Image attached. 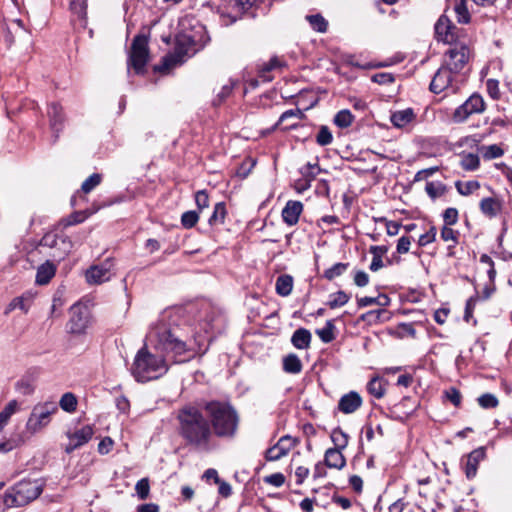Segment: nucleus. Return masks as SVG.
<instances>
[{"instance_id": "f257e3e1", "label": "nucleus", "mask_w": 512, "mask_h": 512, "mask_svg": "<svg viewBox=\"0 0 512 512\" xmlns=\"http://www.w3.org/2000/svg\"><path fill=\"white\" fill-rule=\"evenodd\" d=\"M202 410V405L186 404L180 407L176 412L177 431L187 445L207 451L212 439V429Z\"/></svg>"}, {"instance_id": "f03ea898", "label": "nucleus", "mask_w": 512, "mask_h": 512, "mask_svg": "<svg viewBox=\"0 0 512 512\" xmlns=\"http://www.w3.org/2000/svg\"><path fill=\"white\" fill-rule=\"evenodd\" d=\"M202 409L208 416L212 435L215 434L220 438H232L235 436L238 429L239 416L229 402L218 400L205 401L202 403Z\"/></svg>"}, {"instance_id": "7ed1b4c3", "label": "nucleus", "mask_w": 512, "mask_h": 512, "mask_svg": "<svg viewBox=\"0 0 512 512\" xmlns=\"http://www.w3.org/2000/svg\"><path fill=\"white\" fill-rule=\"evenodd\" d=\"M148 339L154 347L173 358L174 362H184L182 356L188 351L186 343L176 335V328L170 326L163 316L155 323L148 334Z\"/></svg>"}, {"instance_id": "20e7f679", "label": "nucleus", "mask_w": 512, "mask_h": 512, "mask_svg": "<svg viewBox=\"0 0 512 512\" xmlns=\"http://www.w3.org/2000/svg\"><path fill=\"white\" fill-rule=\"evenodd\" d=\"M131 370L137 381L147 382L163 375L167 366L163 356L153 355L144 347L136 354Z\"/></svg>"}, {"instance_id": "39448f33", "label": "nucleus", "mask_w": 512, "mask_h": 512, "mask_svg": "<svg viewBox=\"0 0 512 512\" xmlns=\"http://www.w3.org/2000/svg\"><path fill=\"white\" fill-rule=\"evenodd\" d=\"M41 492L42 485L37 480H22L5 493L3 502L8 508L25 506Z\"/></svg>"}, {"instance_id": "423d86ee", "label": "nucleus", "mask_w": 512, "mask_h": 512, "mask_svg": "<svg viewBox=\"0 0 512 512\" xmlns=\"http://www.w3.org/2000/svg\"><path fill=\"white\" fill-rule=\"evenodd\" d=\"M58 411L54 401H46L36 404L28 418L26 427L31 433H37L50 422V416Z\"/></svg>"}, {"instance_id": "0eeeda50", "label": "nucleus", "mask_w": 512, "mask_h": 512, "mask_svg": "<svg viewBox=\"0 0 512 512\" xmlns=\"http://www.w3.org/2000/svg\"><path fill=\"white\" fill-rule=\"evenodd\" d=\"M148 61V39L144 35H137L131 44L128 65L131 66L137 74H141L144 73Z\"/></svg>"}, {"instance_id": "6e6552de", "label": "nucleus", "mask_w": 512, "mask_h": 512, "mask_svg": "<svg viewBox=\"0 0 512 512\" xmlns=\"http://www.w3.org/2000/svg\"><path fill=\"white\" fill-rule=\"evenodd\" d=\"M484 109L485 102L482 96L473 94L462 105L455 109L453 120L457 123L464 122L470 115L481 113Z\"/></svg>"}, {"instance_id": "1a4fd4ad", "label": "nucleus", "mask_w": 512, "mask_h": 512, "mask_svg": "<svg viewBox=\"0 0 512 512\" xmlns=\"http://www.w3.org/2000/svg\"><path fill=\"white\" fill-rule=\"evenodd\" d=\"M70 319L68 322V330L72 334H82L89 326L90 312L87 307L74 304L70 309Z\"/></svg>"}, {"instance_id": "9d476101", "label": "nucleus", "mask_w": 512, "mask_h": 512, "mask_svg": "<svg viewBox=\"0 0 512 512\" xmlns=\"http://www.w3.org/2000/svg\"><path fill=\"white\" fill-rule=\"evenodd\" d=\"M445 56L446 59L444 66H446L454 73H459L467 64L470 57V51L469 48L465 45H456L450 48L446 52Z\"/></svg>"}, {"instance_id": "9b49d317", "label": "nucleus", "mask_w": 512, "mask_h": 512, "mask_svg": "<svg viewBox=\"0 0 512 512\" xmlns=\"http://www.w3.org/2000/svg\"><path fill=\"white\" fill-rule=\"evenodd\" d=\"M190 48L189 38H177L174 50L171 54L163 58L162 66L158 68L159 71H166L171 67L180 64L184 61L185 56L188 54Z\"/></svg>"}, {"instance_id": "f8f14e48", "label": "nucleus", "mask_w": 512, "mask_h": 512, "mask_svg": "<svg viewBox=\"0 0 512 512\" xmlns=\"http://www.w3.org/2000/svg\"><path fill=\"white\" fill-rule=\"evenodd\" d=\"M114 262L111 258H107L104 262L91 266L86 271V280L90 284H101L108 281L112 276Z\"/></svg>"}, {"instance_id": "ddd939ff", "label": "nucleus", "mask_w": 512, "mask_h": 512, "mask_svg": "<svg viewBox=\"0 0 512 512\" xmlns=\"http://www.w3.org/2000/svg\"><path fill=\"white\" fill-rule=\"evenodd\" d=\"M298 441L289 436H282L275 445L268 448L265 452V459L267 461H278L286 456L296 445Z\"/></svg>"}, {"instance_id": "4468645a", "label": "nucleus", "mask_w": 512, "mask_h": 512, "mask_svg": "<svg viewBox=\"0 0 512 512\" xmlns=\"http://www.w3.org/2000/svg\"><path fill=\"white\" fill-rule=\"evenodd\" d=\"M41 245L49 248H59L61 252L57 255L59 259H63L71 250L72 242L65 235L56 233H46L41 239Z\"/></svg>"}, {"instance_id": "2eb2a0df", "label": "nucleus", "mask_w": 512, "mask_h": 512, "mask_svg": "<svg viewBox=\"0 0 512 512\" xmlns=\"http://www.w3.org/2000/svg\"><path fill=\"white\" fill-rule=\"evenodd\" d=\"M454 72L448 69L446 66H441L438 71L435 73L432 81L430 83V91L439 94L446 89L452 88V74Z\"/></svg>"}, {"instance_id": "dca6fc26", "label": "nucleus", "mask_w": 512, "mask_h": 512, "mask_svg": "<svg viewBox=\"0 0 512 512\" xmlns=\"http://www.w3.org/2000/svg\"><path fill=\"white\" fill-rule=\"evenodd\" d=\"M455 30L456 27L446 15H442L435 24V34L438 40L448 44L456 40Z\"/></svg>"}, {"instance_id": "f3484780", "label": "nucleus", "mask_w": 512, "mask_h": 512, "mask_svg": "<svg viewBox=\"0 0 512 512\" xmlns=\"http://www.w3.org/2000/svg\"><path fill=\"white\" fill-rule=\"evenodd\" d=\"M93 436V429L90 425L83 426L74 433L69 434V442L65 447V452L70 454L77 448L86 444Z\"/></svg>"}, {"instance_id": "a211bd4d", "label": "nucleus", "mask_w": 512, "mask_h": 512, "mask_svg": "<svg viewBox=\"0 0 512 512\" xmlns=\"http://www.w3.org/2000/svg\"><path fill=\"white\" fill-rule=\"evenodd\" d=\"M485 456L486 452L484 447L476 448L467 455V460L464 465V472L467 479L471 480L476 476L479 463L484 460Z\"/></svg>"}, {"instance_id": "6ab92c4d", "label": "nucleus", "mask_w": 512, "mask_h": 512, "mask_svg": "<svg viewBox=\"0 0 512 512\" xmlns=\"http://www.w3.org/2000/svg\"><path fill=\"white\" fill-rule=\"evenodd\" d=\"M361 405V396L357 392L351 391L340 398L338 409L344 414H351L358 410Z\"/></svg>"}, {"instance_id": "aec40b11", "label": "nucleus", "mask_w": 512, "mask_h": 512, "mask_svg": "<svg viewBox=\"0 0 512 512\" xmlns=\"http://www.w3.org/2000/svg\"><path fill=\"white\" fill-rule=\"evenodd\" d=\"M302 211L303 204L300 201L290 200L282 210V219L287 225L294 226L298 223Z\"/></svg>"}, {"instance_id": "412c9836", "label": "nucleus", "mask_w": 512, "mask_h": 512, "mask_svg": "<svg viewBox=\"0 0 512 512\" xmlns=\"http://www.w3.org/2000/svg\"><path fill=\"white\" fill-rule=\"evenodd\" d=\"M324 462L328 468L341 470L346 465V459L340 449L329 448L324 455Z\"/></svg>"}, {"instance_id": "4be33fe9", "label": "nucleus", "mask_w": 512, "mask_h": 512, "mask_svg": "<svg viewBox=\"0 0 512 512\" xmlns=\"http://www.w3.org/2000/svg\"><path fill=\"white\" fill-rule=\"evenodd\" d=\"M312 335L306 328H298L291 337L292 345L300 350L308 349L311 344Z\"/></svg>"}, {"instance_id": "5701e85b", "label": "nucleus", "mask_w": 512, "mask_h": 512, "mask_svg": "<svg viewBox=\"0 0 512 512\" xmlns=\"http://www.w3.org/2000/svg\"><path fill=\"white\" fill-rule=\"evenodd\" d=\"M48 115L50 117L51 129L56 133V140L58 138V133L61 130L63 122L62 107L57 103H51L48 107Z\"/></svg>"}, {"instance_id": "b1692460", "label": "nucleus", "mask_w": 512, "mask_h": 512, "mask_svg": "<svg viewBox=\"0 0 512 512\" xmlns=\"http://www.w3.org/2000/svg\"><path fill=\"white\" fill-rule=\"evenodd\" d=\"M55 272L56 267L49 261L40 265L36 273V283L39 285L48 284L50 280L54 277Z\"/></svg>"}, {"instance_id": "393cba45", "label": "nucleus", "mask_w": 512, "mask_h": 512, "mask_svg": "<svg viewBox=\"0 0 512 512\" xmlns=\"http://www.w3.org/2000/svg\"><path fill=\"white\" fill-rule=\"evenodd\" d=\"M480 210L485 216L493 218L501 211V203L493 197L483 198L480 202Z\"/></svg>"}, {"instance_id": "a878e982", "label": "nucleus", "mask_w": 512, "mask_h": 512, "mask_svg": "<svg viewBox=\"0 0 512 512\" xmlns=\"http://www.w3.org/2000/svg\"><path fill=\"white\" fill-rule=\"evenodd\" d=\"M415 117L414 111L411 108L396 111L391 115V122L397 128H403L413 121Z\"/></svg>"}, {"instance_id": "bb28decb", "label": "nucleus", "mask_w": 512, "mask_h": 512, "mask_svg": "<svg viewBox=\"0 0 512 512\" xmlns=\"http://www.w3.org/2000/svg\"><path fill=\"white\" fill-rule=\"evenodd\" d=\"M293 277L289 274H282L276 279L275 290L276 293L282 297H287L291 294L293 289Z\"/></svg>"}, {"instance_id": "cd10ccee", "label": "nucleus", "mask_w": 512, "mask_h": 512, "mask_svg": "<svg viewBox=\"0 0 512 512\" xmlns=\"http://www.w3.org/2000/svg\"><path fill=\"white\" fill-rule=\"evenodd\" d=\"M302 368V362L296 354L290 353L283 358V370L286 373L298 374L302 371Z\"/></svg>"}, {"instance_id": "c85d7f7f", "label": "nucleus", "mask_w": 512, "mask_h": 512, "mask_svg": "<svg viewBox=\"0 0 512 512\" xmlns=\"http://www.w3.org/2000/svg\"><path fill=\"white\" fill-rule=\"evenodd\" d=\"M390 303V299L387 295L382 294L378 297H361L357 299V304L360 308L367 307L370 305H380V306H387Z\"/></svg>"}, {"instance_id": "c756f323", "label": "nucleus", "mask_w": 512, "mask_h": 512, "mask_svg": "<svg viewBox=\"0 0 512 512\" xmlns=\"http://www.w3.org/2000/svg\"><path fill=\"white\" fill-rule=\"evenodd\" d=\"M480 165V159L477 154L466 153L461 156L460 166L465 171H474L478 169Z\"/></svg>"}, {"instance_id": "7c9ffc66", "label": "nucleus", "mask_w": 512, "mask_h": 512, "mask_svg": "<svg viewBox=\"0 0 512 512\" xmlns=\"http://www.w3.org/2000/svg\"><path fill=\"white\" fill-rule=\"evenodd\" d=\"M459 232L452 229L450 226H443L440 232V237L443 241H451L453 244L448 246L449 255H453L452 249L458 243Z\"/></svg>"}, {"instance_id": "2f4dec72", "label": "nucleus", "mask_w": 512, "mask_h": 512, "mask_svg": "<svg viewBox=\"0 0 512 512\" xmlns=\"http://www.w3.org/2000/svg\"><path fill=\"white\" fill-rule=\"evenodd\" d=\"M468 0H459L454 7L457 21L462 24H467L470 21V13L467 5Z\"/></svg>"}, {"instance_id": "473e14b6", "label": "nucleus", "mask_w": 512, "mask_h": 512, "mask_svg": "<svg viewBox=\"0 0 512 512\" xmlns=\"http://www.w3.org/2000/svg\"><path fill=\"white\" fill-rule=\"evenodd\" d=\"M306 19L314 31L319 33L327 31L328 22L321 14L307 15Z\"/></svg>"}, {"instance_id": "72a5a7b5", "label": "nucleus", "mask_w": 512, "mask_h": 512, "mask_svg": "<svg viewBox=\"0 0 512 512\" xmlns=\"http://www.w3.org/2000/svg\"><path fill=\"white\" fill-rule=\"evenodd\" d=\"M226 216V207L223 202H218L214 206L212 215L209 217L208 222L211 226L223 224Z\"/></svg>"}, {"instance_id": "f704fd0d", "label": "nucleus", "mask_w": 512, "mask_h": 512, "mask_svg": "<svg viewBox=\"0 0 512 512\" xmlns=\"http://www.w3.org/2000/svg\"><path fill=\"white\" fill-rule=\"evenodd\" d=\"M367 390L375 398H382L385 394V387L382 379L379 377L372 378L367 384Z\"/></svg>"}, {"instance_id": "c9c22d12", "label": "nucleus", "mask_w": 512, "mask_h": 512, "mask_svg": "<svg viewBox=\"0 0 512 512\" xmlns=\"http://www.w3.org/2000/svg\"><path fill=\"white\" fill-rule=\"evenodd\" d=\"M59 406L65 412H68V413L75 412L76 408H77L76 396L71 392L64 393L62 395V397L60 398Z\"/></svg>"}, {"instance_id": "e433bc0d", "label": "nucleus", "mask_w": 512, "mask_h": 512, "mask_svg": "<svg viewBox=\"0 0 512 512\" xmlns=\"http://www.w3.org/2000/svg\"><path fill=\"white\" fill-rule=\"evenodd\" d=\"M348 435L339 427L332 430L331 440L335 444L334 449L343 450L348 445Z\"/></svg>"}, {"instance_id": "4c0bfd02", "label": "nucleus", "mask_w": 512, "mask_h": 512, "mask_svg": "<svg viewBox=\"0 0 512 512\" xmlns=\"http://www.w3.org/2000/svg\"><path fill=\"white\" fill-rule=\"evenodd\" d=\"M455 187L460 195L468 196L480 188V183L476 180L467 182L457 181Z\"/></svg>"}, {"instance_id": "58836bf2", "label": "nucleus", "mask_w": 512, "mask_h": 512, "mask_svg": "<svg viewBox=\"0 0 512 512\" xmlns=\"http://www.w3.org/2000/svg\"><path fill=\"white\" fill-rule=\"evenodd\" d=\"M335 325L332 320H328L325 326L321 329L316 330V334L324 343H330L335 339Z\"/></svg>"}, {"instance_id": "ea45409f", "label": "nucleus", "mask_w": 512, "mask_h": 512, "mask_svg": "<svg viewBox=\"0 0 512 512\" xmlns=\"http://www.w3.org/2000/svg\"><path fill=\"white\" fill-rule=\"evenodd\" d=\"M349 268V263H336L324 271L323 277L329 281L341 276Z\"/></svg>"}, {"instance_id": "a19ab883", "label": "nucleus", "mask_w": 512, "mask_h": 512, "mask_svg": "<svg viewBox=\"0 0 512 512\" xmlns=\"http://www.w3.org/2000/svg\"><path fill=\"white\" fill-rule=\"evenodd\" d=\"M354 121L353 114L348 109L340 110L334 117V123L340 128L349 127Z\"/></svg>"}, {"instance_id": "79ce46f5", "label": "nucleus", "mask_w": 512, "mask_h": 512, "mask_svg": "<svg viewBox=\"0 0 512 512\" xmlns=\"http://www.w3.org/2000/svg\"><path fill=\"white\" fill-rule=\"evenodd\" d=\"M18 403L16 400H11L4 409L0 412V432L8 423L10 417L16 412Z\"/></svg>"}, {"instance_id": "37998d69", "label": "nucleus", "mask_w": 512, "mask_h": 512, "mask_svg": "<svg viewBox=\"0 0 512 512\" xmlns=\"http://www.w3.org/2000/svg\"><path fill=\"white\" fill-rule=\"evenodd\" d=\"M330 297H331V299L328 302V306L331 309H335L337 307L344 306L345 304L348 303V301L350 299V296L342 290L332 294Z\"/></svg>"}, {"instance_id": "c03bdc74", "label": "nucleus", "mask_w": 512, "mask_h": 512, "mask_svg": "<svg viewBox=\"0 0 512 512\" xmlns=\"http://www.w3.org/2000/svg\"><path fill=\"white\" fill-rule=\"evenodd\" d=\"M30 308V301L28 298L23 296L14 298L7 307L6 313L14 309H20L24 313H27Z\"/></svg>"}, {"instance_id": "a18cd8bd", "label": "nucleus", "mask_w": 512, "mask_h": 512, "mask_svg": "<svg viewBox=\"0 0 512 512\" xmlns=\"http://www.w3.org/2000/svg\"><path fill=\"white\" fill-rule=\"evenodd\" d=\"M425 191L429 197L434 200L446 192V187L441 183L427 182Z\"/></svg>"}, {"instance_id": "49530a36", "label": "nucleus", "mask_w": 512, "mask_h": 512, "mask_svg": "<svg viewBox=\"0 0 512 512\" xmlns=\"http://www.w3.org/2000/svg\"><path fill=\"white\" fill-rule=\"evenodd\" d=\"M481 153H482V156L484 157V159L492 160V159L501 157L503 155L504 151L500 146H498L496 144H492L489 146L482 147Z\"/></svg>"}, {"instance_id": "de8ad7c7", "label": "nucleus", "mask_w": 512, "mask_h": 512, "mask_svg": "<svg viewBox=\"0 0 512 512\" xmlns=\"http://www.w3.org/2000/svg\"><path fill=\"white\" fill-rule=\"evenodd\" d=\"M478 404L484 409L496 408L499 405V401L494 394L485 393L478 397Z\"/></svg>"}, {"instance_id": "09e8293b", "label": "nucleus", "mask_w": 512, "mask_h": 512, "mask_svg": "<svg viewBox=\"0 0 512 512\" xmlns=\"http://www.w3.org/2000/svg\"><path fill=\"white\" fill-rule=\"evenodd\" d=\"M70 9L80 19H85L87 15V0H70Z\"/></svg>"}, {"instance_id": "8fccbe9b", "label": "nucleus", "mask_w": 512, "mask_h": 512, "mask_svg": "<svg viewBox=\"0 0 512 512\" xmlns=\"http://www.w3.org/2000/svg\"><path fill=\"white\" fill-rule=\"evenodd\" d=\"M102 181V176L99 173H93L90 175L81 185V190L84 193L91 192L95 187H97Z\"/></svg>"}, {"instance_id": "3c124183", "label": "nucleus", "mask_w": 512, "mask_h": 512, "mask_svg": "<svg viewBox=\"0 0 512 512\" xmlns=\"http://www.w3.org/2000/svg\"><path fill=\"white\" fill-rule=\"evenodd\" d=\"M333 136L327 126H321L316 136V142L320 146H326L332 143Z\"/></svg>"}, {"instance_id": "603ef678", "label": "nucleus", "mask_w": 512, "mask_h": 512, "mask_svg": "<svg viewBox=\"0 0 512 512\" xmlns=\"http://www.w3.org/2000/svg\"><path fill=\"white\" fill-rule=\"evenodd\" d=\"M199 215L196 211H186L181 216V224L184 228L190 229L198 222Z\"/></svg>"}, {"instance_id": "864d4df0", "label": "nucleus", "mask_w": 512, "mask_h": 512, "mask_svg": "<svg viewBox=\"0 0 512 512\" xmlns=\"http://www.w3.org/2000/svg\"><path fill=\"white\" fill-rule=\"evenodd\" d=\"M135 490L139 499H147L150 493V485L148 478L140 479L135 485Z\"/></svg>"}, {"instance_id": "5fc2aeb1", "label": "nucleus", "mask_w": 512, "mask_h": 512, "mask_svg": "<svg viewBox=\"0 0 512 512\" xmlns=\"http://www.w3.org/2000/svg\"><path fill=\"white\" fill-rule=\"evenodd\" d=\"M458 210L453 207L447 208L443 213L444 226H453L458 222Z\"/></svg>"}, {"instance_id": "6e6d98bb", "label": "nucleus", "mask_w": 512, "mask_h": 512, "mask_svg": "<svg viewBox=\"0 0 512 512\" xmlns=\"http://www.w3.org/2000/svg\"><path fill=\"white\" fill-rule=\"evenodd\" d=\"M437 235V230L434 226H431L430 229L425 233L422 234L418 239V245L420 247H424L432 242L435 241Z\"/></svg>"}, {"instance_id": "4d7b16f0", "label": "nucleus", "mask_w": 512, "mask_h": 512, "mask_svg": "<svg viewBox=\"0 0 512 512\" xmlns=\"http://www.w3.org/2000/svg\"><path fill=\"white\" fill-rule=\"evenodd\" d=\"M479 299H480V296L478 294H476L467 300L466 306H465V313H464V320L466 322H469L470 319L472 318L474 308Z\"/></svg>"}, {"instance_id": "13d9d810", "label": "nucleus", "mask_w": 512, "mask_h": 512, "mask_svg": "<svg viewBox=\"0 0 512 512\" xmlns=\"http://www.w3.org/2000/svg\"><path fill=\"white\" fill-rule=\"evenodd\" d=\"M195 202L200 211L209 206V197L205 190H200L195 194Z\"/></svg>"}, {"instance_id": "bf43d9fd", "label": "nucleus", "mask_w": 512, "mask_h": 512, "mask_svg": "<svg viewBox=\"0 0 512 512\" xmlns=\"http://www.w3.org/2000/svg\"><path fill=\"white\" fill-rule=\"evenodd\" d=\"M264 482L275 487H281L285 482V476L282 473H274L266 476Z\"/></svg>"}, {"instance_id": "052dcab7", "label": "nucleus", "mask_w": 512, "mask_h": 512, "mask_svg": "<svg viewBox=\"0 0 512 512\" xmlns=\"http://www.w3.org/2000/svg\"><path fill=\"white\" fill-rule=\"evenodd\" d=\"M487 91L488 94L493 99H498L500 97V91H499V83L495 79H488L486 82Z\"/></svg>"}, {"instance_id": "680f3d73", "label": "nucleus", "mask_w": 512, "mask_h": 512, "mask_svg": "<svg viewBox=\"0 0 512 512\" xmlns=\"http://www.w3.org/2000/svg\"><path fill=\"white\" fill-rule=\"evenodd\" d=\"M411 245V237L402 236L399 238L396 250L399 254H406L409 252Z\"/></svg>"}, {"instance_id": "e2e57ef3", "label": "nucleus", "mask_w": 512, "mask_h": 512, "mask_svg": "<svg viewBox=\"0 0 512 512\" xmlns=\"http://www.w3.org/2000/svg\"><path fill=\"white\" fill-rule=\"evenodd\" d=\"M447 399L454 404L456 407L460 406L461 404V393L456 388H450L445 392Z\"/></svg>"}, {"instance_id": "0e129e2a", "label": "nucleus", "mask_w": 512, "mask_h": 512, "mask_svg": "<svg viewBox=\"0 0 512 512\" xmlns=\"http://www.w3.org/2000/svg\"><path fill=\"white\" fill-rule=\"evenodd\" d=\"M354 283L358 287L367 286L369 283V275L365 271H362V270L356 271L355 275H354Z\"/></svg>"}, {"instance_id": "69168bd1", "label": "nucleus", "mask_w": 512, "mask_h": 512, "mask_svg": "<svg viewBox=\"0 0 512 512\" xmlns=\"http://www.w3.org/2000/svg\"><path fill=\"white\" fill-rule=\"evenodd\" d=\"M113 440L110 438V437H105L103 438L100 443L98 444V452L101 454V455H106L108 454L112 447H113Z\"/></svg>"}, {"instance_id": "338daca9", "label": "nucleus", "mask_w": 512, "mask_h": 512, "mask_svg": "<svg viewBox=\"0 0 512 512\" xmlns=\"http://www.w3.org/2000/svg\"><path fill=\"white\" fill-rule=\"evenodd\" d=\"M372 81L378 84H388L394 82V76L390 73H377L372 77Z\"/></svg>"}, {"instance_id": "774afa93", "label": "nucleus", "mask_w": 512, "mask_h": 512, "mask_svg": "<svg viewBox=\"0 0 512 512\" xmlns=\"http://www.w3.org/2000/svg\"><path fill=\"white\" fill-rule=\"evenodd\" d=\"M16 389L24 395H29L34 391V388L31 385V383L28 380L24 379L17 382Z\"/></svg>"}]
</instances>
